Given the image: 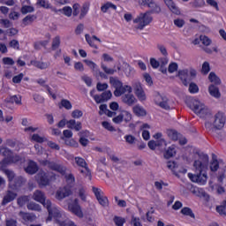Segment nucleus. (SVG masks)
Wrapping results in <instances>:
<instances>
[{
	"label": "nucleus",
	"instance_id": "obj_1",
	"mask_svg": "<svg viewBox=\"0 0 226 226\" xmlns=\"http://www.w3.org/2000/svg\"><path fill=\"white\" fill-rule=\"evenodd\" d=\"M188 105H190V109L194 110L195 114L202 119H207V117L211 116V109L204 105L199 99H191Z\"/></svg>",
	"mask_w": 226,
	"mask_h": 226
},
{
	"label": "nucleus",
	"instance_id": "obj_2",
	"mask_svg": "<svg viewBox=\"0 0 226 226\" xmlns=\"http://www.w3.org/2000/svg\"><path fill=\"white\" fill-rule=\"evenodd\" d=\"M151 22H153V16L151 15V12H141L133 19L134 29L142 31L144 27L149 26Z\"/></svg>",
	"mask_w": 226,
	"mask_h": 226
},
{
	"label": "nucleus",
	"instance_id": "obj_3",
	"mask_svg": "<svg viewBox=\"0 0 226 226\" xmlns=\"http://www.w3.org/2000/svg\"><path fill=\"white\" fill-rule=\"evenodd\" d=\"M225 114L219 111L214 116L213 124L211 123H206L205 126L208 132H213L214 130H222V128L225 126Z\"/></svg>",
	"mask_w": 226,
	"mask_h": 226
},
{
	"label": "nucleus",
	"instance_id": "obj_4",
	"mask_svg": "<svg viewBox=\"0 0 226 226\" xmlns=\"http://www.w3.org/2000/svg\"><path fill=\"white\" fill-rule=\"evenodd\" d=\"M209 167V156L206 154H199L194 160L193 169L195 172H207Z\"/></svg>",
	"mask_w": 226,
	"mask_h": 226
},
{
	"label": "nucleus",
	"instance_id": "obj_5",
	"mask_svg": "<svg viewBox=\"0 0 226 226\" xmlns=\"http://www.w3.org/2000/svg\"><path fill=\"white\" fill-rule=\"evenodd\" d=\"M188 177L192 183H197L198 185H204L206 183H207V171L196 172V174L188 173Z\"/></svg>",
	"mask_w": 226,
	"mask_h": 226
},
{
	"label": "nucleus",
	"instance_id": "obj_6",
	"mask_svg": "<svg viewBox=\"0 0 226 226\" xmlns=\"http://www.w3.org/2000/svg\"><path fill=\"white\" fill-rule=\"evenodd\" d=\"M74 162L78 167H81L82 169L80 172L81 174H84L85 177H88L89 181H91V170H89V167H87V162H86V160L82 157H75Z\"/></svg>",
	"mask_w": 226,
	"mask_h": 226
},
{
	"label": "nucleus",
	"instance_id": "obj_7",
	"mask_svg": "<svg viewBox=\"0 0 226 226\" xmlns=\"http://www.w3.org/2000/svg\"><path fill=\"white\" fill-rule=\"evenodd\" d=\"M35 180L41 188H43V186H49V185H50V177H49V173L43 170L38 172V174L35 176Z\"/></svg>",
	"mask_w": 226,
	"mask_h": 226
},
{
	"label": "nucleus",
	"instance_id": "obj_8",
	"mask_svg": "<svg viewBox=\"0 0 226 226\" xmlns=\"http://www.w3.org/2000/svg\"><path fill=\"white\" fill-rule=\"evenodd\" d=\"M154 103L161 107V109H164V110H170V104H169V98L165 95H162L159 93L154 95Z\"/></svg>",
	"mask_w": 226,
	"mask_h": 226
},
{
	"label": "nucleus",
	"instance_id": "obj_9",
	"mask_svg": "<svg viewBox=\"0 0 226 226\" xmlns=\"http://www.w3.org/2000/svg\"><path fill=\"white\" fill-rule=\"evenodd\" d=\"M154 103L161 107V109H164V110H170V104H169V98L165 95H162L159 93L154 95Z\"/></svg>",
	"mask_w": 226,
	"mask_h": 226
},
{
	"label": "nucleus",
	"instance_id": "obj_10",
	"mask_svg": "<svg viewBox=\"0 0 226 226\" xmlns=\"http://www.w3.org/2000/svg\"><path fill=\"white\" fill-rule=\"evenodd\" d=\"M68 210L78 216V218H84V213L82 212V208L80 205H79V200H74L73 203H70L68 205Z\"/></svg>",
	"mask_w": 226,
	"mask_h": 226
},
{
	"label": "nucleus",
	"instance_id": "obj_11",
	"mask_svg": "<svg viewBox=\"0 0 226 226\" xmlns=\"http://www.w3.org/2000/svg\"><path fill=\"white\" fill-rule=\"evenodd\" d=\"M93 192L99 204L102 206V207H107L109 206V199L107 196L103 195V192L96 187H93Z\"/></svg>",
	"mask_w": 226,
	"mask_h": 226
},
{
	"label": "nucleus",
	"instance_id": "obj_12",
	"mask_svg": "<svg viewBox=\"0 0 226 226\" xmlns=\"http://www.w3.org/2000/svg\"><path fill=\"white\" fill-rule=\"evenodd\" d=\"M24 185H26V178L17 177L11 183H10L9 188L14 192H18V190H20L21 186H24Z\"/></svg>",
	"mask_w": 226,
	"mask_h": 226
},
{
	"label": "nucleus",
	"instance_id": "obj_13",
	"mask_svg": "<svg viewBox=\"0 0 226 226\" xmlns=\"http://www.w3.org/2000/svg\"><path fill=\"white\" fill-rule=\"evenodd\" d=\"M22 161V157L20 155H11L10 158H4L1 162H0V167L1 169H5L7 165H10L11 163H19V162Z\"/></svg>",
	"mask_w": 226,
	"mask_h": 226
},
{
	"label": "nucleus",
	"instance_id": "obj_14",
	"mask_svg": "<svg viewBox=\"0 0 226 226\" xmlns=\"http://www.w3.org/2000/svg\"><path fill=\"white\" fill-rule=\"evenodd\" d=\"M12 189L7 190L4 199L2 200V206H6L10 204V202H13L15 199H17V192L15 191H11Z\"/></svg>",
	"mask_w": 226,
	"mask_h": 226
},
{
	"label": "nucleus",
	"instance_id": "obj_15",
	"mask_svg": "<svg viewBox=\"0 0 226 226\" xmlns=\"http://www.w3.org/2000/svg\"><path fill=\"white\" fill-rule=\"evenodd\" d=\"M123 103H125L127 107H133L137 103V98L132 93L125 94L122 96Z\"/></svg>",
	"mask_w": 226,
	"mask_h": 226
},
{
	"label": "nucleus",
	"instance_id": "obj_16",
	"mask_svg": "<svg viewBox=\"0 0 226 226\" xmlns=\"http://www.w3.org/2000/svg\"><path fill=\"white\" fill-rule=\"evenodd\" d=\"M33 199L36 202H40L45 207V204H47V197L45 196V192L36 190L33 194Z\"/></svg>",
	"mask_w": 226,
	"mask_h": 226
},
{
	"label": "nucleus",
	"instance_id": "obj_17",
	"mask_svg": "<svg viewBox=\"0 0 226 226\" xmlns=\"http://www.w3.org/2000/svg\"><path fill=\"white\" fill-rule=\"evenodd\" d=\"M167 167L170 170H172L175 176H178L179 173L186 174L187 170L185 169L179 170V166L176 163V162H168Z\"/></svg>",
	"mask_w": 226,
	"mask_h": 226
},
{
	"label": "nucleus",
	"instance_id": "obj_18",
	"mask_svg": "<svg viewBox=\"0 0 226 226\" xmlns=\"http://www.w3.org/2000/svg\"><path fill=\"white\" fill-rule=\"evenodd\" d=\"M70 195H72V191L66 187H64L56 191V199L57 200H63V199H66V197H70Z\"/></svg>",
	"mask_w": 226,
	"mask_h": 226
},
{
	"label": "nucleus",
	"instance_id": "obj_19",
	"mask_svg": "<svg viewBox=\"0 0 226 226\" xmlns=\"http://www.w3.org/2000/svg\"><path fill=\"white\" fill-rule=\"evenodd\" d=\"M132 87L128 85L123 86L122 84L120 87L115 88L114 95L122 96V94H124V93H132Z\"/></svg>",
	"mask_w": 226,
	"mask_h": 226
},
{
	"label": "nucleus",
	"instance_id": "obj_20",
	"mask_svg": "<svg viewBox=\"0 0 226 226\" xmlns=\"http://www.w3.org/2000/svg\"><path fill=\"white\" fill-rule=\"evenodd\" d=\"M188 73L190 71L188 69L179 70L177 77L180 79L184 86H188L190 82L188 81Z\"/></svg>",
	"mask_w": 226,
	"mask_h": 226
},
{
	"label": "nucleus",
	"instance_id": "obj_21",
	"mask_svg": "<svg viewBox=\"0 0 226 226\" xmlns=\"http://www.w3.org/2000/svg\"><path fill=\"white\" fill-rule=\"evenodd\" d=\"M67 128L70 130H75V132H80L82 130V123L77 122L75 119H71L67 121Z\"/></svg>",
	"mask_w": 226,
	"mask_h": 226
},
{
	"label": "nucleus",
	"instance_id": "obj_22",
	"mask_svg": "<svg viewBox=\"0 0 226 226\" xmlns=\"http://www.w3.org/2000/svg\"><path fill=\"white\" fill-rule=\"evenodd\" d=\"M19 216L23 220L24 222H34L36 220V215L34 214L26 213L20 211Z\"/></svg>",
	"mask_w": 226,
	"mask_h": 226
},
{
	"label": "nucleus",
	"instance_id": "obj_23",
	"mask_svg": "<svg viewBox=\"0 0 226 226\" xmlns=\"http://www.w3.org/2000/svg\"><path fill=\"white\" fill-rule=\"evenodd\" d=\"M132 112L138 117H144V116H147V111L144 109V107L137 104L132 108Z\"/></svg>",
	"mask_w": 226,
	"mask_h": 226
},
{
	"label": "nucleus",
	"instance_id": "obj_24",
	"mask_svg": "<svg viewBox=\"0 0 226 226\" xmlns=\"http://www.w3.org/2000/svg\"><path fill=\"white\" fill-rule=\"evenodd\" d=\"M25 171L30 175L36 174L38 172V164L34 161H29L27 167L25 168Z\"/></svg>",
	"mask_w": 226,
	"mask_h": 226
},
{
	"label": "nucleus",
	"instance_id": "obj_25",
	"mask_svg": "<svg viewBox=\"0 0 226 226\" xmlns=\"http://www.w3.org/2000/svg\"><path fill=\"white\" fill-rule=\"evenodd\" d=\"M30 64L35 66V68H38L39 70H47V68L50 66V62H40L36 60H32L30 62Z\"/></svg>",
	"mask_w": 226,
	"mask_h": 226
},
{
	"label": "nucleus",
	"instance_id": "obj_26",
	"mask_svg": "<svg viewBox=\"0 0 226 226\" xmlns=\"http://www.w3.org/2000/svg\"><path fill=\"white\" fill-rule=\"evenodd\" d=\"M5 103H16V105H22V96L12 95L9 96L4 100Z\"/></svg>",
	"mask_w": 226,
	"mask_h": 226
},
{
	"label": "nucleus",
	"instance_id": "obj_27",
	"mask_svg": "<svg viewBox=\"0 0 226 226\" xmlns=\"http://www.w3.org/2000/svg\"><path fill=\"white\" fill-rule=\"evenodd\" d=\"M208 93L211 94L214 98H221L222 94L220 93V88L215 85H210L208 87Z\"/></svg>",
	"mask_w": 226,
	"mask_h": 226
},
{
	"label": "nucleus",
	"instance_id": "obj_28",
	"mask_svg": "<svg viewBox=\"0 0 226 226\" xmlns=\"http://www.w3.org/2000/svg\"><path fill=\"white\" fill-rule=\"evenodd\" d=\"M189 190H190L191 193H192L196 197H204V194L206 193L204 192V189L199 188L197 186H193L192 185H190Z\"/></svg>",
	"mask_w": 226,
	"mask_h": 226
},
{
	"label": "nucleus",
	"instance_id": "obj_29",
	"mask_svg": "<svg viewBox=\"0 0 226 226\" xmlns=\"http://www.w3.org/2000/svg\"><path fill=\"white\" fill-rule=\"evenodd\" d=\"M147 6L150 8L152 13H160L162 11V8L156 2H154V0H150Z\"/></svg>",
	"mask_w": 226,
	"mask_h": 226
},
{
	"label": "nucleus",
	"instance_id": "obj_30",
	"mask_svg": "<svg viewBox=\"0 0 226 226\" xmlns=\"http://www.w3.org/2000/svg\"><path fill=\"white\" fill-rule=\"evenodd\" d=\"M37 17L34 14H29L22 19L23 26H31L36 20Z\"/></svg>",
	"mask_w": 226,
	"mask_h": 226
},
{
	"label": "nucleus",
	"instance_id": "obj_31",
	"mask_svg": "<svg viewBox=\"0 0 226 226\" xmlns=\"http://www.w3.org/2000/svg\"><path fill=\"white\" fill-rule=\"evenodd\" d=\"M176 146L175 145H171L170 147H168V149L166 150L165 154H164V158H172L173 156H176Z\"/></svg>",
	"mask_w": 226,
	"mask_h": 226
},
{
	"label": "nucleus",
	"instance_id": "obj_32",
	"mask_svg": "<svg viewBox=\"0 0 226 226\" xmlns=\"http://www.w3.org/2000/svg\"><path fill=\"white\" fill-rule=\"evenodd\" d=\"M165 4L168 6V8L172 11V13H179V10L177 9V6H176V4L172 0H164Z\"/></svg>",
	"mask_w": 226,
	"mask_h": 226
},
{
	"label": "nucleus",
	"instance_id": "obj_33",
	"mask_svg": "<svg viewBox=\"0 0 226 226\" xmlns=\"http://www.w3.org/2000/svg\"><path fill=\"white\" fill-rule=\"evenodd\" d=\"M117 10V6H116V4L108 2L106 4H104L102 7H101V11H102V13H107V11H109V10Z\"/></svg>",
	"mask_w": 226,
	"mask_h": 226
},
{
	"label": "nucleus",
	"instance_id": "obj_34",
	"mask_svg": "<svg viewBox=\"0 0 226 226\" xmlns=\"http://www.w3.org/2000/svg\"><path fill=\"white\" fill-rule=\"evenodd\" d=\"M0 154H2V156H4V158H11L13 152H11L10 148L2 146L0 147Z\"/></svg>",
	"mask_w": 226,
	"mask_h": 226
},
{
	"label": "nucleus",
	"instance_id": "obj_35",
	"mask_svg": "<svg viewBox=\"0 0 226 226\" xmlns=\"http://www.w3.org/2000/svg\"><path fill=\"white\" fill-rule=\"evenodd\" d=\"M208 79L212 84H215V86H220L222 84V79L215 72H210L208 75Z\"/></svg>",
	"mask_w": 226,
	"mask_h": 226
},
{
	"label": "nucleus",
	"instance_id": "obj_36",
	"mask_svg": "<svg viewBox=\"0 0 226 226\" xmlns=\"http://www.w3.org/2000/svg\"><path fill=\"white\" fill-rule=\"evenodd\" d=\"M167 135L170 140H179V138L181 137V134L177 132L175 130H168Z\"/></svg>",
	"mask_w": 226,
	"mask_h": 226
},
{
	"label": "nucleus",
	"instance_id": "obj_37",
	"mask_svg": "<svg viewBox=\"0 0 226 226\" xmlns=\"http://www.w3.org/2000/svg\"><path fill=\"white\" fill-rule=\"evenodd\" d=\"M125 142L129 144V146H134L137 142V138L132 134H127L124 137Z\"/></svg>",
	"mask_w": 226,
	"mask_h": 226
},
{
	"label": "nucleus",
	"instance_id": "obj_38",
	"mask_svg": "<svg viewBox=\"0 0 226 226\" xmlns=\"http://www.w3.org/2000/svg\"><path fill=\"white\" fill-rule=\"evenodd\" d=\"M27 209L29 211H41V206H40L38 203L35 202H30L26 205Z\"/></svg>",
	"mask_w": 226,
	"mask_h": 226
},
{
	"label": "nucleus",
	"instance_id": "obj_39",
	"mask_svg": "<svg viewBox=\"0 0 226 226\" xmlns=\"http://www.w3.org/2000/svg\"><path fill=\"white\" fill-rule=\"evenodd\" d=\"M87 11H89V4L85 3L82 5L80 14H79V19L82 20L86 15H87Z\"/></svg>",
	"mask_w": 226,
	"mask_h": 226
},
{
	"label": "nucleus",
	"instance_id": "obj_40",
	"mask_svg": "<svg viewBox=\"0 0 226 226\" xmlns=\"http://www.w3.org/2000/svg\"><path fill=\"white\" fill-rule=\"evenodd\" d=\"M3 172L7 176L9 182L11 183L13 182V179H15V172H13L11 170H6L4 168H1Z\"/></svg>",
	"mask_w": 226,
	"mask_h": 226
},
{
	"label": "nucleus",
	"instance_id": "obj_41",
	"mask_svg": "<svg viewBox=\"0 0 226 226\" xmlns=\"http://www.w3.org/2000/svg\"><path fill=\"white\" fill-rule=\"evenodd\" d=\"M36 6H40V8L49 10V8H50V3L49 2V0H37Z\"/></svg>",
	"mask_w": 226,
	"mask_h": 226
},
{
	"label": "nucleus",
	"instance_id": "obj_42",
	"mask_svg": "<svg viewBox=\"0 0 226 226\" xmlns=\"http://www.w3.org/2000/svg\"><path fill=\"white\" fill-rule=\"evenodd\" d=\"M134 94L137 96L138 100L139 102H146L147 96H146V92H144V89L142 88L141 90H138V92H134Z\"/></svg>",
	"mask_w": 226,
	"mask_h": 226
},
{
	"label": "nucleus",
	"instance_id": "obj_43",
	"mask_svg": "<svg viewBox=\"0 0 226 226\" xmlns=\"http://www.w3.org/2000/svg\"><path fill=\"white\" fill-rule=\"evenodd\" d=\"M109 83L115 89H117V87H119L123 85V82H121L117 78H114V77L109 78Z\"/></svg>",
	"mask_w": 226,
	"mask_h": 226
},
{
	"label": "nucleus",
	"instance_id": "obj_44",
	"mask_svg": "<svg viewBox=\"0 0 226 226\" xmlns=\"http://www.w3.org/2000/svg\"><path fill=\"white\" fill-rule=\"evenodd\" d=\"M31 140H33L34 142H38L39 144H43V142L47 140V138L43 136H40L39 134H34L31 137Z\"/></svg>",
	"mask_w": 226,
	"mask_h": 226
},
{
	"label": "nucleus",
	"instance_id": "obj_45",
	"mask_svg": "<svg viewBox=\"0 0 226 226\" xmlns=\"http://www.w3.org/2000/svg\"><path fill=\"white\" fill-rule=\"evenodd\" d=\"M61 45V37L59 35H56L53 41H52V49L56 50V49H59V46Z\"/></svg>",
	"mask_w": 226,
	"mask_h": 226
},
{
	"label": "nucleus",
	"instance_id": "obj_46",
	"mask_svg": "<svg viewBox=\"0 0 226 226\" xmlns=\"http://www.w3.org/2000/svg\"><path fill=\"white\" fill-rule=\"evenodd\" d=\"M182 215H185V216H190L191 218H195V214H193V211H192V208L190 207H184L181 210Z\"/></svg>",
	"mask_w": 226,
	"mask_h": 226
},
{
	"label": "nucleus",
	"instance_id": "obj_47",
	"mask_svg": "<svg viewBox=\"0 0 226 226\" xmlns=\"http://www.w3.org/2000/svg\"><path fill=\"white\" fill-rule=\"evenodd\" d=\"M17 202L18 205H19V207H22V206H26V204L29 202V196H21L18 198Z\"/></svg>",
	"mask_w": 226,
	"mask_h": 226
},
{
	"label": "nucleus",
	"instance_id": "obj_48",
	"mask_svg": "<svg viewBox=\"0 0 226 226\" xmlns=\"http://www.w3.org/2000/svg\"><path fill=\"white\" fill-rule=\"evenodd\" d=\"M101 68L103 70L104 73H106V75H114V73H116V69H111L107 67V65H105V64H101Z\"/></svg>",
	"mask_w": 226,
	"mask_h": 226
},
{
	"label": "nucleus",
	"instance_id": "obj_49",
	"mask_svg": "<svg viewBox=\"0 0 226 226\" xmlns=\"http://www.w3.org/2000/svg\"><path fill=\"white\" fill-rule=\"evenodd\" d=\"M84 63L87 64V66H88V68L93 70L94 73L98 69V65L94 62H93L91 60L86 59V60H84Z\"/></svg>",
	"mask_w": 226,
	"mask_h": 226
},
{
	"label": "nucleus",
	"instance_id": "obj_50",
	"mask_svg": "<svg viewBox=\"0 0 226 226\" xmlns=\"http://www.w3.org/2000/svg\"><path fill=\"white\" fill-rule=\"evenodd\" d=\"M59 11H63L65 17H72V13H73V9L70 6H65L63 9H59Z\"/></svg>",
	"mask_w": 226,
	"mask_h": 226
},
{
	"label": "nucleus",
	"instance_id": "obj_51",
	"mask_svg": "<svg viewBox=\"0 0 226 226\" xmlns=\"http://www.w3.org/2000/svg\"><path fill=\"white\" fill-rule=\"evenodd\" d=\"M33 11H34V7L31 6V5H24L21 8V13L23 15H26L27 13H33Z\"/></svg>",
	"mask_w": 226,
	"mask_h": 226
},
{
	"label": "nucleus",
	"instance_id": "obj_52",
	"mask_svg": "<svg viewBox=\"0 0 226 226\" xmlns=\"http://www.w3.org/2000/svg\"><path fill=\"white\" fill-rule=\"evenodd\" d=\"M113 222L117 226H123L126 222V220L120 216H115Z\"/></svg>",
	"mask_w": 226,
	"mask_h": 226
},
{
	"label": "nucleus",
	"instance_id": "obj_53",
	"mask_svg": "<svg viewBox=\"0 0 226 226\" xmlns=\"http://www.w3.org/2000/svg\"><path fill=\"white\" fill-rule=\"evenodd\" d=\"M86 41L90 45L93 49H98V46L94 44V41H93V38L88 34H85Z\"/></svg>",
	"mask_w": 226,
	"mask_h": 226
},
{
	"label": "nucleus",
	"instance_id": "obj_54",
	"mask_svg": "<svg viewBox=\"0 0 226 226\" xmlns=\"http://www.w3.org/2000/svg\"><path fill=\"white\" fill-rule=\"evenodd\" d=\"M178 68H179V65H177V63L173 62L169 64L168 72L169 73H174L175 72H177Z\"/></svg>",
	"mask_w": 226,
	"mask_h": 226
},
{
	"label": "nucleus",
	"instance_id": "obj_55",
	"mask_svg": "<svg viewBox=\"0 0 226 226\" xmlns=\"http://www.w3.org/2000/svg\"><path fill=\"white\" fill-rule=\"evenodd\" d=\"M220 168V164L218 162V160L213 159L212 162L210 163V170L212 172H216L218 169Z\"/></svg>",
	"mask_w": 226,
	"mask_h": 226
},
{
	"label": "nucleus",
	"instance_id": "obj_56",
	"mask_svg": "<svg viewBox=\"0 0 226 226\" xmlns=\"http://www.w3.org/2000/svg\"><path fill=\"white\" fill-rule=\"evenodd\" d=\"M122 118L125 123H130L132 121V113L130 111L124 110L122 112Z\"/></svg>",
	"mask_w": 226,
	"mask_h": 226
},
{
	"label": "nucleus",
	"instance_id": "obj_57",
	"mask_svg": "<svg viewBox=\"0 0 226 226\" xmlns=\"http://www.w3.org/2000/svg\"><path fill=\"white\" fill-rule=\"evenodd\" d=\"M200 40L206 47H209V45H211V39L206 35H200Z\"/></svg>",
	"mask_w": 226,
	"mask_h": 226
},
{
	"label": "nucleus",
	"instance_id": "obj_58",
	"mask_svg": "<svg viewBox=\"0 0 226 226\" xmlns=\"http://www.w3.org/2000/svg\"><path fill=\"white\" fill-rule=\"evenodd\" d=\"M82 116H84V113L80 109H75L72 112V117H73V119H80Z\"/></svg>",
	"mask_w": 226,
	"mask_h": 226
},
{
	"label": "nucleus",
	"instance_id": "obj_59",
	"mask_svg": "<svg viewBox=\"0 0 226 226\" xmlns=\"http://www.w3.org/2000/svg\"><path fill=\"white\" fill-rule=\"evenodd\" d=\"M209 72H211V67L209 66V64L207 62H204L201 68V73L207 75Z\"/></svg>",
	"mask_w": 226,
	"mask_h": 226
},
{
	"label": "nucleus",
	"instance_id": "obj_60",
	"mask_svg": "<svg viewBox=\"0 0 226 226\" xmlns=\"http://www.w3.org/2000/svg\"><path fill=\"white\" fill-rule=\"evenodd\" d=\"M101 95L104 102H109V100L112 98V92H110V90H107L103 92Z\"/></svg>",
	"mask_w": 226,
	"mask_h": 226
},
{
	"label": "nucleus",
	"instance_id": "obj_61",
	"mask_svg": "<svg viewBox=\"0 0 226 226\" xmlns=\"http://www.w3.org/2000/svg\"><path fill=\"white\" fill-rule=\"evenodd\" d=\"M102 124L105 130H108V132H116V128H114L110 123L104 121L102 123Z\"/></svg>",
	"mask_w": 226,
	"mask_h": 226
},
{
	"label": "nucleus",
	"instance_id": "obj_62",
	"mask_svg": "<svg viewBox=\"0 0 226 226\" xmlns=\"http://www.w3.org/2000/svg\"><path fill=\"white\" fill-rule=\"evenodd\" d=\"M189 92L192 94H195V93H199V86L195 83H191L189 85Z\"/></svg>",
	"mask_w": 226,
	"mask_h": 226
},
{
	"label": "nucleus",
	"instance_id": "obj_63",
	"mask_svg": "<svg viewBox=\"0 0 226 226\" xmlns=\"http://www.w3.org/2000/svg\"><path fill=\"white\" fill-rule=\"evenodd\" d=\"M215 210L221 216H226V208L222 205L217 206Z\"/></svg>",
	"mask_w": 226,
	"mask_h": 226
},
{
	"label": "nucleus",
	"instance_id": "obj_64",
	"mask_svg": "<svg viewBox=\"0 0 226 226\" xmlns=\"http://www.w3.org/2000/svg\"><path fill=\"white\" fill-rule=\"evenodd\" d=\"M131 223L132 226H142V223H140V218L132 216Z\"/></svg>",
	"mask_w": 226,
	"mask_h": 226
}]
</instances>
